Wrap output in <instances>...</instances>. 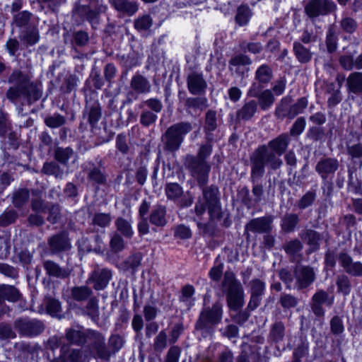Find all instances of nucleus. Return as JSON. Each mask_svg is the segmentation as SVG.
<instances>
[{
    "label": "nucleus",
    "mask_w": 362,
    "mask_h": 362,
    "mask_svg": "<svg viewBox=\"0 0 362 362\" xmlns=\"http://www.w3.org/2000/svg\"><path fill=\"white\" fill-rule=\"evenodd\" d=\"M183 165L194 178L202 192V197H199L195 203L194 211L196 216L202 219L206 211L211 221L221 216V204L218 197V188L215 185L206 186L211 166L207 160H202L195 156L187 154L183 158Z\"/></svg>",
    "instance_id": "nucleus-1"
},
{
    "label": "nucleus",
    "mask_w": 362,
    "mask_h": 362,
    "mask_svg": "<svg viewBox=\"0 0 362 362\" xmlns=\"http://www.w3.org/2000/svg\"><path fill=\"white\" fill-rule=\"evenodd\" d=\"M290 141L289 135L284 133L269 141L267 145L259 146L254 151L250 156L252 182L264 175L266 165L272 170L279 169L282 165L280 156L287 149Z\"/></svg>",
    "instance_id": "nucleus-2"
},
{
    "label": "nucleus",
    "mask_w": 362,
    "mask_h": 362,
    "mask_svg": "<svg viewBox=\"0 0 362 362\" xmlns=\"http://www.w3.org/2000/svg\"><path fill=\"white\" fill-rule=\"evenodd\" d=\"M8 82L13 84L6 93L7 99L16 105L25 101L28 105L38 100L42 96L41 86L31 80L30 76L18 69L12 71Z\"/></svg>",
    "instance_id": "nucleus-3"
},
{
    "label": "nucleus",
    "mask_w": 362,
    "mask_h": 362,
    "mask_svg": "<svg viewBox=\"0 0 362 362\" xmlns=\"http://www.w3.org/2000/svg\"><path fill=\"white\" fill-rule=\"evenodd\" d=\"M280 279L288 289L302 290L309 287L315 280V272L310 266H296L293 273L283 269L279 272Z\"/></svg>",
    "instance_id": "nucleus-4"
},
{
    "label": "nucleus",
    "mask_w": 362,
    "mask_h": 362,
    "mask_svg": "<svg viewBox=\"0 0 362 362\" xmlns=\"http://www.w3.org/2000/svg\"><path fill=\"white\" fill-rule=\"evenodd\" d=\"M222 285L226 289V300L229 308L233 311L240 310L245 303L244 290L233 272H225Z\"/></svg>",
    "instance_id": "nucleus-5"
},
{
    "label": "nucleus",
    "mask_w": 362,
    "mask_h": 362,
    "mask_svg": "<svg viewBox=\"0 0 362 362\" xmlns=\"http://www.w3.org/2000/svg\"><path fill=\"white\" fill-rule=\"evenodd\" d=\"M192 129L189 122H178L168 127L161 136L165 151H177L181 146L184 138Z\"/></svg>",
    "instance_id": "nucleus-6"
},
{
    "label": "nucleus",
    "mask_w": 362,
    "mask_h": 362,
    "mask_svg": "<svg viewBox=\"0 0 362 362\" xmlns=\"http://www.w3.org/2000/svg\"><path fill=\"white\" fill-rule=\"evenodd\" d=\"M223 310L220 302L215 303L211 308H204L195 324V329L202 331V335L208 333L211 327L221 322Z\"/></svg>",
    "instance_id": "nucleus-7"
},
{
    "label": "nucleus",
    "mask_w": 362,
    "mask_h": 362,
    "mask_svg": "<svg viewBox=\"0 0 362 362\" xmlns=\"http://www.w3.org/2000/svg\"><path fill=\"white\" fill-rule=\"evenodd\" d=\"M165 193L168 200L173 202L180 209L188 208L194 202V197L189 192H185L182 187L177 182L165 185Z\"/></svg>",
    "instance_id": "nucleus-8"
},
{
    "label": "nucleus",
    "mask_w": 362,
    "mask_h": 362,
    "mask_svg": "<svg viewBox=\"0 0 362 362\" xmlns=\"http://www.w3.org/2000/svg\"><path fill=\"white\" fill-rule=\"evenodd\" d=\"M304 9L310 18H316L335 12L337 6L331 0H310L305 4Z\"/></svg>",
    "instance_id": "nucleus-9"
},
{
    "label": "nucleus",
    "mask_w": 362,
    "mask_h": 362,
    "mask_svg": "<svg viewBox=\"0 0 362 362\" xmlns=\"http://www.w3.org/2000/svg\"><path fill=\"white\" fill-rule=\"evenodd\" d=\"M14 325L20 334L29 337L40 334L45 329L43 322L36 319L19 318Z\"/></svg>",
    "instance_id": "nucleus-10"
},
{
    "label": "nucleus",
    "mask_w": 362,
    "mask_h": 362,
    "mask_svg": "<svg viewBox=\"0 0 362 362\" xmlns=\"http://www.w3.org/2000/svg\"><path fill=\"white\" fill-rule=\"evenodd\" d=\"M106 8L98 1H91L88 5L79 6L76 13L83 19L87 20L92 26L98 23L99 15L105 12Z\"/></svg>",
    "instance_id": "nucleus-11"
},
{
    "label": "nucleus",
    "mask_w": 362,
    "mask_h": 362,
    "mask_svg": "<svg viewBox=\"0 0 362 362\" xmlns=\"http://www.w3.org/2000/svg\"><path fill=\"white\" fill-rule=\"evenodd\" d=\"M334 298L330 297L327 291L322 289L317 290L310 300L311 310L317 317H322L325 313L322 305L332 306Z\"/></svg>",
    "instance_id": "nucleus-12"
},
{
    "label": "nucleus",
    "mask_w": 362,
    "mask_h": 362,
    "mask_svg": "<svg viewBox=\"0 0 362 362\" xmlns=\"http://www.w3.org/2000/svg\"><path fill=\"white\" fill-rule=\"evenodd\" d=\"M250 299L247 305L249 310H254L261 303L262 296L264 294L266 284L259 279H253L249 283Z\"/></svg>",
    "instance_id": "nucleus-13"
},
{
    "label": "nucleus",
    "mask_w": 362,
    "mask_h": 362,
    "mask_svg": "<svg viewBox=\"0 0 362 362\" xmlns=\"http://www.w3.org/2000/svg\"><path fill=\"white\" fill-rule=\"evenodd\" d=\"M273 218L272 216L255 218L250 220L245 226V234L247 231L257 233H269L272 230Z\"/></svg>",
    "instance_id": "nucleus-14"
},
{
    "label": "nucleus",
    "mask_w": 362,
    "mask_h": 362,
    "mask_svg": "<svg viewBox=\"0 0 362 362\" xmlns=\"http://www.w3.org/2000/svg\"><path fill=\"white\" fill-rule=\"evenodd\" d=\"M339 168V161L334 158H324L320 159L316 166L315 171L322 180L333 177Z\"/></svg>",
    "instance_id": "nucleus-15"
},
{
    "label": "nucleus",
    "mask_w": 362,
    "mask_h": 362,
    "mask_svg": "<svg viewBox=\"0 0 362 362\" xmlns=\"http://www.w3.org/2000/svg\"><path fill=\"white\" fill-rule=\"evenodd\" d=\"M47 243L52 254L67 251L71 247L70 240L65 232L51 236L48 239Z\"/></svg>",
    "instance_id": "nucleus-16"
},
{
    "label": "nucleus",
    "mask_w": 362,
    "mask_h": 362,
    "mask_svg": "<svg viewBox=\"0 0 362 362\" xmlns=\"http://www.w3.org/2000/svg\"><path fill=\"white\" fill-rule=\"evenodd\" d=\"M187 88L193 95L204 93L207 87V83L204 78L203 74L198 72H192L187 76Z\"/></svg>",
    "instance_id": "nucleus-17"
},
{
    "label": "nucleus",
    "mask_w": 362,
    "mask_h": 362,
    "mask_svg": "<svg viewBox=\"0 0 362 362\" xmlns=\"http://www.w3.org/2000/svg\"><path fill=\"white\" fill-rule=\"evenodd\" d=\"M43 267L48 276L57 279L69 278L71 273V270L69 267H62L59 264L49 259L43 262Z\"/></svg>",
    "instance_id": "nucleus-18"
},
{
    "label": "nucleus",
    "mask_w": 362,
    "mask_h": 362,
    "mask_svg": "<svg viewBox=\"0 0 362 362\" xmlns=\"http://www.w3.org/2000/svg\"><path fill=\"white\" fill-rule=\"evenodd\" d=\"M339 260L345 272L354 276H362V263L353 262L352 258L346 253H340Z\"/></svg>",
    "instance_id": "nucleus-19"
},
{
    "label": "nucleus",
    "mask_w": 362,
    "mask_h": 362,
    "mask_svg": "<svg viewBox=\"0 0 362 362\" xmlns=\"http://www.w3.org/2000/svg\"><path fill=\"white\" fill-rule=\"evenodd\" d=\"M81 358L80 350L71 349L68 345H63L60 349V354L52 362H80Z\"/></svg>",
    "instance_id": "nucleus-20"
},
{
    "label": "nucleus",
    "mask_w": 362,
    "mask_h": 362,
    "mask_svg": "<svg viewBox=\"0 0 362 362\" xmlns=\"http://www.w3.org/2000/svg\"><path fill=\"white\" fill-rule=\"evenodd\" d=\"M112 274L110 271L106 269L95 270L92 274L88 281L93 283V287L96 290L103 289L111 279Z\"/></svg>",
    "instance_id": "nucleus-21"
},
{
    "label": "nucleus",
    "mask_w": 362,
    "mask_h": 362,
    "mask_svg": "<svg viewBox=\"0 0 362 362\" xmlns=\"http://www.w3.org/2000/svg\"><path fill=\"white\" fill-rule=\"evenodd\" d=\"M292 102L293 98L290 95H286L281 98L276 107L275 116L280 119L285 118L293 119L291 110V103H292Z\"/></svg>",
    "instance_id": "nucleus-22"
},
{
    "label": "nucleus",
    "mask_w": 362,
    "mask_h": 362,
    "mask_svg": "<svg viewBox=\"0 0 362 362\" xmlns=\"http://www.w3.org/2000/svg\"><path fill=\"white\" fill-rule=\"evenodd\" d=\"M83 116L87 117L88 123L93 128L101 117V108L99 103L97 102L87 103Z\"/></svg>",
    "instance_id": "nucleus-23"
},
{
    "label": "nucleus",
    "mask_w": 362,
    "mask_h": 362,
    "mask_svg": "<svg viewBox=\"0 0 362 362\" xmlns=\"http://www.w3.org/2000/svg\"><path fill=\"white\" fill-rule=\"evenodd\" d=\"M37 24H30L21 33L20 39L27 46H33L39 41L40 35Z\"/></svg>",
    "instance_id": "nucleus-24"
},
{
    "label": "nucleus",
    "mask_w": 362,
    "mask_h": 362,
    "mask_svg": "<svg viewBox=\"0 0 362 362\" xmlns=\"http://www.w3.org/2000/svg\"><path fill=\"white\" fill-rule=\"evenodd\" d=\"M115 8L122 16H133L138 10L136 1L130 0H115Z\"/></svg>",
    "instance_id": "nucleus-25"
},
{
    "label": "nucleus",
    "mask_w": 362,
    "mask_h": 362,
    "mask_svg": "<svg viewBox=\"0 0 362 362\" xmlns=\"http://www.w3.org/2000/svg\"><path fill=\"white\" fill-rule=\"evenodd\" d=\"M286 334V327L281 321H276L271 326L268 340L275 344L282 342Z\"/></svg>",
    "instance_id": "nucleus-26"
},
{
    "label": "nucleus",
    "mask_w": 362,
    "mask_h": 362,
    "mask_svg": "<svg viewBox=\"0 0 362 362\" xmlns=\"http://www.w3.org/2000/svg\"><path fill=\"white\" fill-rule=\"evenodd\" d=\"M149 221L156 226H164L167 223L166 208L162 205L156 206L151 212Z\"/></svg>",
    "instance_id": "nucleus-27"
},
{
    "label": "nucleus",
    "mask_w": 362,
    "mask_h": 362,
    "mask_svg": "<svg viewBox=\"0 0 362 362\" xmlns=\"http://www.w3.org/2000/svg\"><path fill=\"white\" fill-rule=\"evenodd\" d=\"M132 88L138 93H147L151 91L150 82L141 74L134 75L130 83Z\"/></svg>",
    "instance_id": "nucleus-28"
},
{
    "label": "nucleus",
    "mask_w": 362,
    "mask_h": 362,
    "mask_svg": "<svg viewBox=\"0 0 362 362\" xmlns=\"http://www.w3.org/2000/svg\"><path fill=\"white\" fill-rule=\"evenodd\" d=\"M20 297L19 291L14 286L5 284L0 286V305L4 303V299L16 302L20 299Z\"/></svg>",
    "instance_id": "nucleus-29"
},
{
    "label": "nucleus",
    "mask_w": 362,
    "mask_h": 362,
    "mask_svg": "<svg viewBox=\"0 0 362 362\" xmlns=\"http://www.w3.org/2000/svg\"><path fill=\"white\" fill-rule=\"evenodd\" d=\"M293 52L297 60L302 64L309 62L313 57L310 50L298 41L293 44Z\"/></svg>",
    "instance_id": "nucleus-30"
},
{
    "label": "nucleus",
    "mask_w": 362,
    "mask_h": 362,
    "mask_svg": "<svg viewBox=\"0 0 362 362\" xmlns=\"http://www.w3.org/2000/svg\"><path fill=\"white\" fill-rule=\"evenodd\" d=\"M257 110V103L254 100H250L237 111L236 117L238 120H249L251 119Z\"/></svg>",
    "instance_id": "nucleus-31"
},
{
    "label": "nucleus",
    "mask_w": 362,
    "mask_h": 362,
    "mask_svg": "<svg viewBox=\"0 0 362 362\" xmlns=\"http://www.w3.org/2000/svg\"><path fill=\"white\" fill-rule=\"evenodd\" d=\"M273 78V71L271 66L264 64L259 66L255 71V78L262 85L268 84Z\"/></svg>",
    "instance_id": "nucleus-32"
},
{
    "label": "nucleus",
    "mask_w": 362,
    "mask_h": 362,
    "mask_svg": "<svg viewBox=\"0 0 362 362\" xmlns=\"http://www.w3.org/2000/svg\"><path fill=\"white\" fill-rule=\"evenodd\" d=\"M346 84L350 92L354 94L362 93V72H353L346 79Z\"/></svg>",
    "instance_id": "nucleus-33"
},
{
    "label": "nucleus",
    "mask_w": 362,
    "mask_h": 362,
    "mask_svg": "<svg viewBox=\"0 0 362 362\" xmlns=\"http://www.w3.org/2000/svg\"><path fill=\"white\" fill-rule=\"evenodd\" d=\"M299 223V217L296 214H287L281 219V228L285 233L293 232Z\"/></svg>",
    "instance_id": "nucleus-34"
},
{
    "label": "nucleus",
    "mask_w": 362,
    "mask_h": 362,
    "mask_svg": "<svg viewBox=\"0 0 362 362\" xmlns=\"http://www.w3.org/2000/svg\"><path fill=\"white\" fill-rule=\"evenodd\" d=\"M301 238L307 242L312 251H315L319 248L320 242L322 238L320 234L317 231L308 229L304 232Z\"/></svg>",
    "instance_id": "nucleus-35"
},
{
    "label": "nucleus",
    "mask_w": 362,
    "mask_h": 362,
    "mask_svg": "<svg viewBox=\"0 0 362 362\" xmlns=\"http://www.w3.org/2000/svg\"><path fill=\"white\" fill-rule=\"evenodd\" d=\"M33 14L27 11L19 12L13 16V23L18 28H28L30 24H36L33 21Z\"/></svg>",
    "instance_id": "nucleus-36"
},
{
    "label": "nucleus",
    "mask_w": 362,
    "mask_h": 362,
    "mask_svg": "<svg viewBox=\"0 0 362 362\" xmlns=\"http://www.w3.org/2000/svg\"><path fill=\"white\" fill-rule=\"evenodd\" d=\"M252 11L247 5H240L237 9V13L235 17V22L240 26L246 25L251 16Z\"/></svg>",
    "instance_id": "nucleus-37"
},
{
    "label": "nucleus",
    "mask_w": 362,
    "mask_h": 362,
    "mask_svg": "<svg viewBox=\"0 0 362 362\" xmlns=\"http://www.w3.org/2000/svg\"><path fill=\"white\" fill-rule=\"evenodd\" d=\"M66 338L71 344L82 345L87 341L88 337L81 330L70 329L66 332Z\"/></svg>",
    "instance_id": "nucleus-38"
},
{
    "label": "nucleus",
    "mask_w": 362,
    "mask_h": 362,
    "mask_svg": "<svg viewBox=\"0 0 362 362\" xmlns=\"http://www.w3.org/2000/svg\"><path fill=\"white\" fill-rule=\"evenodd\" d=\"M257 98L259 107L263 110H269L275 101L272 91L269 89L262 91Z\"/></svg>",
    "instance_id": "nucleus-39"
},
{
    "label": "nucleus",
    "mask_w": 362,
    "mask_h": 362,
    "mask_svg": "<svg viewBox=\"0 0 362 362\" xmlns=\"http://www.w3.org/2000/svg\"><path fill=\"white\" fill-rule=\"evenodd\" d=\"M75 156L70 147H57L54 151V158L60 163L66 165L69 160Z\"/></svg>",
    "instance_id": "nucleus-40"
},
{
    "label": "nucleus",
    "mask_w": 362,
    "mask_h": 362,
    "mask_svg": "<svg viewBox=\"0 0 362 362\" xmlns=\"http://www.w3.org/2000/svg\"><path fill=\"white\" fill-rule=\"evenodd\" d=\"M42 172L48 175H54L56 178H62L63 169L55 162H46L42 168Z\"/></svg>",
    "instance_id": "nucleus-41"
},
{
    "label": "nucleus",
    "mask_w": 362,
    "mask_h": 362,
    "mask_svg": "<svg viewBox=\"0 0 362 362\" xmlns=\"http://www.w3.org/2000/svg\"><path fill=\"white\" fill-rule=\"evenodd\" d=\"M336 284L339 293L348 296L351 293V284L349 278L345 274H339L337 276Z\"/></svg>",
    "instance_id": "nucleus-42"
},
{
    "label": "nucleus",
    "mask_w": 362,
    "mask_h": 362,
    "mask_svg": "<svg viewBox=\"0 0 362 362\" xmlns=\"http://www.w3.org/2000/svg\"><path fill=\"white\" fill-rule=\"evenodd\" d=\"M252 64L251 59L243 54H237L232 57L229 61L230 69L233 70V67L235 66L237 69H235L236 73H240V66H248Z\"/></svg>",
    "instance_id": "nucleus-43"
},
{
    "label": "nucleus",
    "mask_w": 362,
    "mask_h": 362,
    "mask_svg": "<svg viewBox=\"0 0 362 362\" xmlns=\"http://www.w3.org/2000/svg\"><path fill=\"white\" fill-rule=\"evenodd\" d=\"M91 293V289L87 286H75L71 290V297L76 301L87 300Z\"/></svg>",
    "instance_id": "nucleus-44"
},
{
    "label": "nucleus",
    "mask_w": 362,
    "mask_h": 362,
    "mask_svg": "<svg viewBox=\"0 0 362 362\" xmlns=\"http://www.w3.org/2000/svg\"><path fill=\"white\" fill-rule=\"evenodd\" d=\"M217 127L216 113L215 111L209 110L205 117L204 130L206 138L211 139L209 132L214 131Z\"/></svg>",
    "instance_id": "nucleus-45"
},
{
    "label": "nucleus",
    "mask_w": 362,
    "mask_h": 362,
    "mask_svg": "<svg viewBox=\"0 0 362 362\" xmlns=\"http://www.w3.org/2000/svg\"><path fill=\"white\" fill-rule=\"evenodd\" d=\"M153 25V19L149 15L139 16L134 20V28L139 32L147 31Z\"/></svg>",
    "instance_id": "nucleus-46"
},
{
    "label": "nucleus",
    "mask_w": 362,
    "mask_h": 362,
    "mask_svg": "<svg viewBox=\"0 0 362 362\" xmlns=\"http://www.w3.org/2000/svg\"><path fill=\"white\" fill-rule=\"evenodd\" d=\"M46 310L47 313L52 316L57 317H61L60 313L62 311V307L60 302L52 298H47L45 302Z\"/></svg>",
    "instance_id": "nucleus-47"
},
{
    "label": "nucleus",
    "mask_w": 362,
    "mask_h": 362,
    "mask_svg": "<svg viewBox=\"0 0 362 362\" xmlns=\"http://www.w3.org/2000/svg\"><path fill=\"white\" fill-rule=\"evenodd\" d=\"M88 178L97 184H103L106 181V175L104 171L95 165L88 172Z\"/></svg>",
    "instance_id": "nucleus-48"
},
{
    "label": "nucleus",
    "mask_w": 362,
    "mask_h": 362,
    "mask_svg": "<svg viewBox=\"0 0 362 362\" xmlns=\"http://www.w3.org/2000/svg\"><path fill=\"white\" fill-rule=\"evenodd\" d=\"M46 207V214H48L47 221L52 224L56 223L60 217L61 209L59 205L49 202L47 204Z\"/></svg>",
    "instance_id": "nucleus-49"
},
{
    "label": "nucleus",
    "mask_w": 362,
    "mask_h": 362,
    "mask_svg": "<svg viewBox=\"0 0 362 362\" xmlns=\"http://www.w3.org/2000/svg\"><path fill=\"white\" fill-rule=\"evenodd\" d=\"M29 197L28 189H20L13 194V204L16 207L21 208L28 202Z\"/></svg>",
    "instance_id": "nucleus-50"
},
{
    "label": "nucleus",
    "mask_w": 362,
    "mask_h": 362,
    "mask_svg": "<svg viewBox=\"0 0 362 362\" xmlns=\"http://www.w3.org/2000/svg\"><path fill=\"white\" fill-rule=\"evenodd\" d=\"M66 118L59 113H54L45 118V124L50 128L60 127L66 123Z\"/></svg>",
    "instance_id": "nucleus-51"
},
{
    "label": "nucleus",
    "mask_w": 362,
    "mask_h": 362,
    "mask_svg": "<svg viewBox=\"0 0 362 362\" xmlns=\"http://www.w3.org/2000/svg\"><path fill=\"white\" fill-rule=\"evenodd\" d=\"M117 230L122 233L125 238H131L134 234L131 223L122 218H117L116 221Z\"/></svg>",
    "instance_id": "nucleus-52"
},
{
    "label": "nucleus",
    "mask_w": 362,
    "mask_h": 362,
    "mask_svg": "<svg viewBox=\"0 0 362 362\" xmlns=\"http://www.w3.org/2000/svg\"><path fill=\"white\" fill-rule=\"evenodd\" d=\"M326 45L327 51L334 52L337 48V36L333 26H329L326 36Z\"/></svg>",
    "instance_id": "nucleus-53"
},
{
    "label": "nucleus",
    "mask_w": 362,
    "mask_h": 362,
    "mask_svg": "<svg viewBox=\"0 0 362 362\" xmlns=\"http://www.w3.org/2000/svg\"><path fill=\"white\" fill-rule=\"evenodd\" d=\"M308 100L305 97H302L296 101V103H291V110L292 119L295 118L299 114L304 112L305 108L308 107Z\"/></svg>",
    "instance_id": "nucleus-54"
},
{
    "label": "nucleus",
    "mask_w": 362,
    "mask_h": 362,
    "mask_svg": "<svg viewBox=\"0 0 362 362\" xmlns=\"http://www.w3.org/2000/svg\"><path fill=\"white\" fill-rule=\"evenodd\" d=\"M316 199L315 191L307 192L297 202L296 205L300 209H305L311 206Z\"/></svg>",
    "instance_id": "nucleus-55"
},
{
    "label": "nucleus",
    "mask_w": 362,
    "mask_h": 362,
    "mask_svg": "<svg viewBox=\"0 0 362 362\" xmlns=\"http://www.w3.org/2000/svg\"><path fill=\"white\" fill-rule=\"evenodd\" d=\"M186 106L194 110H203L207 107V99L204 97L189 98L186 100Z\"/></svg>",
    "instance_id": "nucleus-56"
},
{
    "label": "nucleus",
    "mask_w": 362,
    "mask_h": 362,
    "mask_svg": "<svg viewBox=\"0 0 362 362\" xmlns=\"http://www.w3.org/2000/svg\"><path fill=\"white\" fill-rule=\"evenodd\" d=\"M18 217L17 212L14 210H8L0 216V226L6 227L14 223Z\"/></svg>",
    "instance_id": "nucleus-57"
},
{
    "label": "nucleus",
    "mask_w": 362,
    "mask_h": 362,
    "mask_svg": "<svg viewBox=\"0 0 362 362\" xmlns=\"http://www.w3.org/2000/svg\"><path fill=\"white\" fill-rule=\"evenodd\" d=\"M279 303L284 308H291L297 305L298 300L294 296L282 293L279 298Z\"/></svg>",
    "instance_id": "nucleus-58"
},
{
    "label": "nucleus",
    "mask_w": 362,
    "mask_h": 362,
    "mask_svg": "<svg viewBox=\"0 0 362 362\" xmlns=\"http://www.w3.org/2000/svg\"><path fill=\"white\" fill-rule=\"evenodd\" d=\"M141 257L136 255H132L131 257H129L128 258V259H127L124 264H119L117 265V267L119 269H123V270H126V269H134L136 268H137L140 264H141Z\"/></svg>",
    "instance_id": "nucleus-59"
},
{
    "label": "nucleus",
    "mask_w": 362,
    "mask_h": 362,
    "mask_svg": "<svg viewBox=\"0 0 362 362\" xmlns=\"http://www.w3.org/2000/svg\"><path fill=\"white\" fill-rule=\"evenodd\" d=\"M347 153L352 160L362 159V144L356 143L347 146Z\"/></svg>",
    "instance_id": "nucleus-60"
},
{
    "label": "nucleus",
    "mask_w": 362,
    "mask_h": 362,
    "mask_svg": "<svg viewBox=\"0 0 362 362\" xmlns=\"http://www.w3.org/2000/svg\"><path fill=\"white\" fill-rule=\"evenodd\" d=\"M167 346V334L165 330H162L156 336L153 348L156 351H163Z\"/></svg>",
    "instance_id": "nucleus-61"
},
{
    "label": "nucleus",
    "mask_w": 362,
    "mask_h": 362,
    "mask_svg": "<svg viewBox=\"0 0 362 362\" xmlns=\"http://www.w3.org/2000/svg\"><path fill=\"white\" fill-rule=\"evenodd\" d=\"M284 249L287 254L294 255L303 249V245L300 240L295 239L286 243Z\"/></svg>",
    "instance_id": "nucleus-62"
},
{
    "label": "nucleus",
    "mask_w": 362,
    "mask_h": 362,
    "mask_svg": "<svg viewBox=\"0 0 362 362\" xmlns=\"http://www.w3.org/2000/svg\"><path fill=\"white\" fill-rule=\"evenodd\" d=\"M306 122L303 117H298L290 129V134L293 136H299L303 133L305 128Z\"/></svg>",
    "instance_id": "nucleus-63"
},
{
    "label": "nucleus",
    "mask_w": 362,
    "mask_h": 362,
    "mask_svg": "<svg viewBox=\"0 0 362 362\" xmlns=\"http://www.w3.org/2000/svg\"><path fill=\"white\" fill-rule=\"evenodd\" d=\"M340 25L342 30L348 33H354L357 28L356 21L354 18L348 16L342 18Z\"/></svg>",
    "instance_id": "nucleus-64"
}]
</instances>
